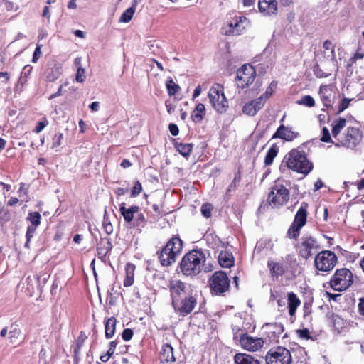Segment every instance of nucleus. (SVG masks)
<instances>
[{"label": "nucleus", "instance_id": "nucleus-1", "mask_svg": "<svg viewBox=\"0 0 364 364\" xmlns=\"http://www.w3.org/2000/svg\"><path fill=\"white\" fill-rule=\"evenodd\" d=\"M282 164L294 171L307 175L313 169V164L310 162L304 151L296 149L291 150L287 153Z\"/></svg>", "mask_w": 364, "mask_h": 364}, {"label": "nucleus", "instance_id": "nucleus-2", "mask_svg": "<svg viewBox=\"0 0 364 364\" xmlns=\"http://www.w3.org/2000/svg\"><path fill=\"white\" fill-rule=\"evenodd\" d=\"M205 262V256L202 251L193 250L186 253L180 262L181 272L186 276L198 274Z\"/></svg>", "mask_w": 364, "mask_h": 364}, {"label": "nucleus", "instance_id": "nucleus-3", "mask_svg": "<svg viewBox=\"0 0 364 364\" xmlns=\"http://www.w3.org/2000/svg\"><path fill=\"white\" fill-rule=\"evenodd\" d=\"M183 241L178 236L172 237L159 252V259L163 267L172 265L181 255Z\"/></svg>", "mask_w": 364, "mask_h": 364}, {"label": "nucleus", "instance_id": "nucleus-4", "mask_svg": "<svg viewBox=\"0 0 364 364\" xmlns=\"http://www.w3.org/2000/svg\"><path fill=\"white\" fill-rule=\"evenodd\" d=\"M363 138L361 131L354 127H348L339 136L336 146H343L347 149H354L361 141Z\"/></svg>", "mask_w": 364, "mask_h": 364}, {"label": "nucleus", "instance_id": "nucleus-5", "mask_svg": "<svg viewBox=\"0 0 364 364\" xmlns=\"http://www.w3.org/2000/svg\"><path fill=\"white\" fill-rule=\"evenodd\" d=\"M353 282L352 272L346 268L338 269L336 271L331 279L330 286L337 291L347 289Z\"/></svg>", "mask_w": 364, "mask_h": 364}, {"label": "nucleus", "instance_id": "nucleus-6", "mask_svg": "<svg viewBox=\"0 0 364 364\" xmlns=\"http://www.w3.org/2000/svg\"><path fill=\"white\" fill-rule=\"evenodd\" d=\"M337 263L336 255L330 250H323L318 253L314 259L317 270L323 272H331Z\"/></svg>", "mask_w": 364, "mask_h": 364}, {"label": "nucleus", "instance_id": "nucleus-7", "mask_svg": "<svg viewBox=\"0 0 364 364\" xmlns=\"http://www.w3.org/2000/svg\"><path fill=\"white\" fill-rule=\"evenodd\" d=\"M289 199V191L282 184H275L272 187L267 198L269 204L274 208H278L286 204Z\"/></svg>", "mask_w": 364, "mask_h": 364}, {"label": "nucleus", "instance_id": "nucleus-8", "mask_svg": "<svg viewBox=\"0 0 364 364\" xmlns=\"http://www.w3.org/2000/svg\"><path fill=\"white\" fill-rule=\"evenodd\" d=\"M208 97L212 106L218 113L222 114L227 111L228 102L220 85L217 84L210 87Z\"/></svg>", "mask_w": 364, "mask_h": 364}, {"label": "nucleus", "instance_id": "nucleus-9", "mask_svg": "<svg viewBox=\"0 0 364 364\" xmlns=\"http://www.w3.org/2000/svg\"><path fill=\"white\" fill-rule=\"evenodd\" d=\"M211 291L216 295H221L228 291L230 279L225 272H215L209 280Z\"/></svg>", "mask_w": 364, "mask_h": 364}, {"label": "nucleus", "instance_id": "nucleus-10", "mask_svg": "<svg viewBox=\"0 0 364 364\" xmlns=\"http://www.w3.org/2000/svg\"><path fill=\"white\" fill-rule=\"evenodd\" d=\"M319 248L318 242L309 235H304L297 247L299 255L304 259L310 258Z\"/></svg>", "mask_w": 364, "mask_h": 364}, {"label": "nucleus", "instance_id": "nucleus-11", "mask_svg": "<svg viewBox=\"0 0 364 364\" xmlns=\"http://www.w3.org/2000/svg\"><path fill=\"white\" fill-rule=\"evenodd\" d=\"M247 18L241 15H235L228 23L227 26L223 28V33L226 36H239L248 25Z\"/></svg>", "mask_w": 364, "mask_h": 364}, {"label": "nucleus", "instance_id": "nucleus-12", "mask_svg": "<svg viewBox=\"0 0 364 364\" xmlns=\"http://www.w3.org/2000/svg\"><path fill=\"white\" fill-rule=\"evenodd\" d=\"M277 362L281 364H290L291 356L289 350L282 346L270 349L266 355V364Z\"/></svg>", "mask_w": 364, "mask_h": 364}, {"label": "nucleus", "instance_id": "nucleus-13", "mask_svg": "<svg viewBox=\"0 0 364 364\" xmlns=\"http://www.w3.org/2000/svg\"><path fill=\"white\" fill-rule=\"evenodd\" d=\"M256 71L250 65H243L237 71L236 81L238 87L244 89L255 80Z\"/></svg>", "mask_w": 364, "mask_h": 364}, {"label": "nucleus", "instance_id": "nucleus-14", "mask_svg": "<svg viewBox=\"0 0 364 364\" xmlns=\"http://www.w3.org/2000/svg\"><path fill=\"white\" fill-rule=\"evenodd\" d=\"M196 304V299L191 293L173 303V306L177 313L182 316H185L194 309Z\"/></svg>", "mask_w": 364, "mask_h": 364}, {"label": "nucleus", "instance_id": "nucleus-15", "mask_svg": "<svg viewBox=\"0 0 364 364\" xmlns=\"http://www.w3.org/2000/svg\"><path fill=\"white\" fill-rule=\"evenodd\" d=\"M271 95L267 90L259 97L246 103L242 108L243 113L248 116H255L264 107L267 99Z\"/></svg>", "mask_w": 364, "mask_h": 364}, {"label": "nucleus", "instance_id": "nucleus-16", "mask_svg": "<svg viewBox=\"0 0 364 364\" xmlns=\"http://www.w3.org/2000/svg\"><path fill=\"white\" fill-rule=\"evenodd\" d=\"M172 304L191 294L187 285L180 280L171 281L169 284Z\"/></svg>", "mask_w": 364, "mask_h": 364}, {"label": "nucleus", "instance_id": "nucleus-17", "mask_svg": "<svg viewBox=\"0 0 364 364\" xmlns=\"http://www.w3.org/2000/svg\"><path fill=\"white\" fill-rule=\"evenodd\" d=\"M319 95L324 107H332L337 95L336 87L331 85H321Z\"/></svg>", "mask_w": 364, "mask_h": 364}, {"label": "nucleus", "instance_id": "nucleus-18", "mask_svg": "<svg viewBox=\"0 0 364 364\" xmlns=\"http://www.w3.org/2000/svg\"><path fill=\"white\" fill-rule=\"evenodd\" d=\"M240 343L244 349L256 351L263 346L264 341L262 338L252 337L247 333H243L240 336Z\"/></svg>", "mask_w": 364, "mask_h": 364}, {"label": "nucleus", "instance_id": "nucleus-19", "mask_svg": "<svg viewBox=\"0 0 364 364\" xmlns=\"http://www.w3.org/2000/svg\"><path fill=\"white\" fill-rule=\"evenodd\" d=\"M299 135V134L294 132L291 127L281 124L273 134L272 139H281L287 141H292L297 138Z\"/></svg>", "mask_w": 364, "mask_h": 364}, {"label": "nucleus", "instance_id": "nucleus-20", "mask_svg": "<svg viewBox=\"0 0 364 364\" xmlns=\"http://www.w3.org/2000/svg\"><path fill=\"white\" fill-rule=\"evenodd\" d=\"M259 11L264 16L276 15L277 12V1L276 0H259Z\"/></svg>", "mask_w": 364, "mask_h": 364}, {"label": "nucleus", "instance_id": "nucleus-21", "mask_svg": "<svg viewBox=\"0 0 364 364\" xmlns=\"http://www.w3.org/2000/svg\"><path fill=\"white\" fill-rule=\"evenodd\" d=\"M112 245L107 237H102L97 243V252L98 257L101 259L105 258L107 255L112 250Z\"/></svg>", "mask_w": 364, "mask_h": 364}, {"label": "nucleus", "instance_id": "nucleus-22", "mask_svg": "<svg viewBox=\"0 0 364 364\" xmlns=\"http://www.w3.org/2000/svg\"><path fill=\"white\" fill-rule=\"evenodd\" d=\"M309 205L306 202H302L300 208L296 212L293 224L301 228L306 223L307 208Z\"/></svg>", "mask_w": 364, "mask_h": 364}, {"label": "nucleus", "instance_id": "nucleus-23", "mask_svg": "<svg viewBox=\"0 0 364 364\" xmlns=\"http://www.w3.org/2000/svg\"><path fill=\"white\" fill-rule=\"evenodd\" d=\"M139 211V207L137 205H132L129 208H126L125 203H122L119 205V212L127 223H132L134 220V214Z\"/></svg>", "mask_w": 364, "mask_h": 364}, {"label": "nucleus", "instance_id": "nucleus-24", "mask_svg": "<svg viewBox=\"0 0 364 364\" xmlns=\"http://www.w3.org/2000/svg\"><path fill=\"white\" fill-rule=\"evenodd\" d=\"M267 266L270 270L272 277L277 279L285 272V267L283 263L268 260Z\"/></svg>", "mask_w": 364, "mask_h": 364}, {"label": "nucleus", "instance_id": "nucleus-25", "mask_svg": "<svg viewBox=\"0 0 364 364\" xmlns=\"http://www.w3.org/2000/svg\"><path fill=\"white\" fill-rule=\"evenodd\" d=\"M264 327L269 328V334L270 339L272 341H277L279 336L284 332V327L280 323H266Z\"/></svg>", "mask_w": 364, "mask_h": 364}, {"label": "nucleus", "instance_id": "nucleus-26", "mask_svg": "<svg viewBox=\"0 0 364 364\" xmlns=\"http://www.w3.org/2000/svg\"><path fill=\"white\" fill-rule=\"evenodd\" d=\"M159 359L161 363L174 362L173 349L171 345L166 344L159 354Z\"/></svg>", "mask_w": 364, "mask_h": 364}, {"label": "nucleus", "instance_id": "nucleus-27", "mask_svg": "<svg viewBox=\"0 0 364 364\" xmlns=\"http://www.w3.org/2000/svg\"><path fill=\"white\" fill-rule=\"evenodd\" d=\"M61 73V66L55 64L52 67H49L48 68H47L45 73V75L48 81L53 82L60 76Z\"/></svg>", "mask_w": 364, "mask_h": 364}, {"label": "nucleus", "instance_id": "nucleus-28", "mask_svg": "<svg viewBox=\"0 0 364 364\" xmlns=\"http://www.w3.org/2000/svg\"><path fill=\"white\" fill-rule=\"evenodd\" d=\"M346 125V119L340 117L339 119L334 120L332 124V136L338 141V139L341 136V132Z\"/></svg>", "mask_w": 364, "mask_h": 364}, {"label": "nucleus", "instance_id": "nucleus-29", "mask_svg": "<svg viewBox=\"0 0 364 364\" xmlns=\"http://www.w3.org/2000/svg\"><path fill=\"white\" fill-rule=\"evenodd\" d=\"M301 304V301L294 292L288 294V307L289 314L291 316H294L296 314L298 306Z\"/></svg>", "mask_w": 364, "mask_h": 364}, {"label": "nucleus", "instance_id": "nucleus-30", "mask_svg": "<svg viewBox=\"0 0 364 364\" xmlns=\"http://www.w3.org/2000/svg\"><path fill=\"white\" fill-rule=\"evenodd\" d=\"M218 262L224 268H230L234 264L233 257L228 252H221L218 256Z\"/></svg>", "mask_w": 364, "mask_h": 364}, {"label": "nucleus", "instance_id": "nucleus-31", "mask_svg": "<svg viewBox=\"0 0 364 364\" xmlns=\"http://www.w3.org/2000/svg\"><path fill=\"white\" fill-rule=\"evenodd\" d=\"M87 339V336L85 334H82V333L80 335L77 337V339L76 341V343L75 346H73V352H74V358L75 361L76 363H78L80 361V350L84 346L85 341Z\"/></svg>", "mask_w": 364, "mask_h": 364}, {"label": "nucleus", "instance_id": "nucleus-32", "mask_svg": "<svg viewBox=\"0 0 364 364\" xmlns=\"http://www.w3.org/2000/svg\"><path fill=\"white\" fill-rule=\"evenodd\" d=\"M235 364H259L251 355L245 353H237L234 356Z\"/></svg>", "mask_w": 364, "mask_h": 364}, {"label": "nucleus", "instance_id": "nucleus-33", "mask_svg": "<svg viewBox=\"0 0 364 364\" xmlns=\"http://www.w3.org/2000/svg\"><path fill=\"white\" fill-rule=\"evenodd\" d=\"M205 114V105L203 103H198L191 114V118L193 122H200Z\"/></svg>", "mask_w": 364, "mask_h": 364}, {"label": "nucleus", "instance_id": "nucleus-34", "mask_svg": "<svg viewBox=\"0 0 364 364\" xmlns=\"http://www.w3.org/2000/svg\"><path fill=\"white\" fill-rule=\"evenodd\" d=\"M135 266L132 264H127L125 267L126 277L124 280V287H130L134 283Z\"/></svg>", "mask_w": 364, "mask_h": 364}, {"label": "nucleus", "instance_id": "nucleus-35", "mask_svg": "<svg viewBox=\"0 0 364 364\" xmlns=\"http://www.w3.org/2000/svg\"><path fill=\"white\" fill-rule=\"evenodd\" d=\"M33 70V67L30 65H27L23 67L21 75L19 77V79L18 80V85L17 87L18 86H21V90L23 87V86L27 83L28 78L30 76L31 72Z\"/></svg>", "mask_w": 364, "mask_h": 364}, {"label": "nucleus", "instance_id": "nucleus-36", "mask_svg": "<svg viewBox=\"0 0 364 364\" xmlns=\"http://www.w3.org/2000/svg\"><path fill=\"white\" fill-rule=\"evenodd\" d=\"M279 151V148L276 144H273L268 150L265 158L264 164L266 166H270L274 161V159L277 156Z\"/></svg>", "mask_w": 364, "mask_h": 364}, {"label": "nucleus", "instance_id": "nucleus-37", "mask_svg": "<svg viewBox=\"0 0 364 364\" xmlns=\"http://www.w3.org/2000/svg\"><path fill=\"white\" fill-rule=\"evenodd\" d=\"M116 318L114 317L109 318L105 323V336L107 338H112L115 331Z\"/></svg>", "mask_w": 364, "mask_h": 364}, {"label": "nucleus", "instance_id": "nucleus-38", "mask_svg": "<svg viewBox=\"0 0 364 364\" xmlns=\"http://www.w3.org/2000/svg\"><path fill=\"white\" fill-rule=\"evenodd\" d=\"M49 276L47 274H43L42 276L33 275V277L28 276L27 281L37 282V289L41 291L42 287L46 284Z\"/></svg>", "mask_w": 364, "mask_h": 364}, {"label": "nucleus", "instance_id": "nucleus-39", "mask_svg": "<svg viewBox=\"0 0 364 364\" xmlns=\"http://www.w3.org/2000/svg\"><path fill=\"white\" fill-rule=\"evenodd\" d=\"M9 340L11 343L15 344L18 342L21 335V330L16 326L11 325L9 331Z\"/></svg>", "mask_w": 364, "mask_h": 364}, {"label": "nucleus", "instance_id": "nucleus-40", "mask_svg": "<svg viewBox=\"0 0 364 364\" xmlns=\"http://www.w3.org/2000/svg\"><path fill=\"white\" fill-rule=\"evenodd\" d=\"M178 151L183 156H188L190 155L193 145L192 144H183L179 143L176 145Z\"/></svg>", "mask_w": 364, "mask_h": 364}, {"label": "nucleus", "instance_id": "nucleus-41", "mask_svg": "<svg viewBox=\"0 0 364 364\" xmlns=\"http://www.w3.org/2000/svg\"><path fill=\"white\" fill-rule=\"evenodd\" d=\"M166 88H167L168 95L170 96H173L178 92V91L180 89V87L178 86V85L176 84L173 82L172 78L169 77L166 80Z\"/></svg>", "mask_w": 364, "mask_h": 364}, {"label": "nucleus", "instance_id": "nucleus-42", "mask_svg": "<svg viewBox=\"0 0 364 364\" xmlns=\"http://www.w3.org/2000/svg\"><path fill=\"white\" fill-rule=\"evenodd\" d=\"M135 9L133 7H129L125 10L120 16L119 21L124 23H128L132 18L134 14Z\"/></svg>", "mask_w": 364, "mask_h": 364}, {"label": "nucleus", "instance_id": "nucleus-43", "mask_svg": "<svg viewBox=\"0 0 364 364\" xmlns=\"http://www.w3.org/2000/svg\"><path fill=\"white\" fill-rule=\"evenodd\" d=\"M41 216L38 212H33L28 214L27 220L31 223V226L37 227L41 224Z\"/></svg>", "mask_w": 364, "mask_h": 364}, {"label": "nucleus", "instance_id": "nucleus-44", "mask_svg": "<svg viewBox=\"0 0 364 364\" xmlns=\"http://www.w3.org/2000/svg\"><path fill=\"white\" fill-rule=\"evenodd\" d=\"M297 104L304 105L308 107H312L315 105V100L311 96L305 95L297 101Z\"/></svg>", "mask_w": 364, "mask_h": 364}, {"label": "nucleus", "instance_id": "nucleus-45", "mask_svg": "<svg viewBox=\"0 0 364 364\" xmlns=\"http://www.w3.org/2000/svg\"><path fill=\"white\" fill-rule=\"evenodd\" d=\"M146 224V220L143 213L139 211L136 213V218L134 220V225L138 227H144Z\"/></svg>", "mask_w": 364, "mask_h": 364}, {"label": "nucleus", "instance_id": "nucleus-46", "mask_svg": "<svg viewBox=\"0 0 364 364\" xmlns=\"http://www.w3.org/2000/svg\"><path fill=\"white\" fill-rule=\"evenodd\" d=\"M300 229H301L300 228H298V226H296L292 223L288 230V232H287L288 236L290 238H294V239L297 238L300 234Z\"/></svg>", "mask_w": 364, "mask_h": 364}, {"label": "nucleus", "instance_id": "nucleus-47", "mask_svg": "<svg viewBox=\"0 0 364 364\" xmlns=\"http://www.w3.org/2000/svg\"><path fill=\"white\" fill-rule=\"evenodd\" d=\"M63 135L62 133H58L52 139L51 149H55L62 144Z\"/></svg>", "mask_w": 364, "mask_h": 364}, {"label": "nucleus", "instance_id": "nucleus-48", "mask_svg": "<svg viewBox=\"0 0 364 364\" xmlns=\"http://www.w3.org/2000/svg\"><path fill=\"white\" fill-rule=\"evenodd\" d=\"M213 209V207L210 203H205L203 204L201 206V213L202 215L205 217L206 218H208L211 216V213Z\"/></svg>", "mask_w": 364, "mask_h": 364}, {"label": "nucleus", "instance_id": "nucleus-49", "mask_svg": "<svg viewBox=\"0 0 364 364\" xmlns=\"http://www.w3.org/2000/svg\"><path fill=\"white\" fill-rule=\"evenodd\" d=\"M321 141L326 143H334L331 136V134L327 127H324L322 129V136Z\"/></svg>", "mask_w": 364, "mask_h": 364}, {"label": "nucleus", "instance_id": "nucleus-50", "mask_svg": "<svg viewBox=\"0 0 364 364\" xmlns=\"http://www.w3.org/2000/svg\"><path fill=\"white\" fill-rule=\"evenodd\" d=\"M142 191V186L141 183L139 181H136L134 183V186L132 187L131 190V197L137 196Z\"/></svg>", "mask_w": 364, "mask_h": 364}, {"label": "nucleus", "instance_id": "nucleus-51", "mask_svg": "<svg viewBox=\"0 0 364 364\" xmlns=\"http://www.w3.org/2000/svg\"><path fill=\"white\" fill-rule=\"evenodd\" d=\"M75 79L78 82H82L85 81V70L82 66H79L77 68Z\"/></svg>", "mask_w": 364, "mask_h": 364}, {"label": "nucleus", "instance_id": "nucleus-52", "mask_svg": "<svg viewBox=\"0 0 364 364\" xmlns=\"http://www.w3.org/2000/svg\"><path fill=\"white\" fill-rule=\"evenodd\" d=\"M350 99L343 98L338 107V113H341L343 112L346 109H347L350 105Z\"/></svg>", "mask_w": 364, "mask_h": 364}, {"label": "nucleus", "instance_id": "nucleus-53", "mask_svg": "<svg viewBox=\"0 0 364 364\" xmlns=\"http://www.w3.org/2000/svg\"><path fill=\"white\" fill-rule=\"evenodd\" d=\"M48 124V122L46 119L38 122L34 132L36 133H40Z\"/></svg>", "mask_w": 364, "mask_h": 364}, {"label": "nucleus", "instance_id": "nucleus-54", "mask_svg": "<svg viewBox=\"0 0 364 364\" xmlns=\"http://www.w3.org/2000/svg\"><path fill=\"white\" fill-rule=\"evenodd\" d=\"M133 336V331L130 328H125L122 334V337L124 341H128L131 340Z\"/></svg>", "mask_w": 364, "mask_h": 364}, {"label": "nucleus", "instance_id": "nucleus-55", "mask_svg": "<svg viewBox=\"0 0 364 364\" xmlns=\"http://www.w3.org/2000/svg\"><path fill=\"white\" fill-rule=\"evenodd\" d=\"M102 225L104 230L107 235H110L113 232V226L110 222L105 219Z\"/></svg>", "mask_w": 364, "mask_h": 364}, {"label": "nucleus", "instance_id": "nucleus-56", "mask_svg": "<svg viewBox=\"0 0 364 364\" xmlns=\"http://www.w3.org/2000/svg\"><path fill=\"white\" fill-rule=\"evenodd\" d=\"M36 227H34V226H28V227L27 232L26 234V237L28 238V240H31L33 238L34 233L36 232Z\"/></svg>", "mask_w": 364, "mask_h": 364}, {"label": "nucleus", "instance_id": "nucleus-57", "mask_svg": "<svg viewBox=\"0 0 364 364\" xmlns=\"http://www.w3.org/2000/svg\"><path fill=\"white\" fill-rule=\"evenodd\" d=\"M297 333L301 338H304V339L310 338L309 331L307 328L297 330Z\"/></svg>", "mask_w": 364, "mask_h": 364}, {"label": "nucleus", "instance_id": "nucleus-58", "mask_svg": "<svg viewBox=\"0 0 364 364\" xmlns=\"http://www.w3.org/2000/svg\"><path fill=\"white\" fill-rule=\"evenodd\" d=\"M169 132L173 136H177L178 134L179 130L178 127L175 124H170L168 126Z\"/></svg>", "mask_w": 364, "mask_h": 364}, {"label": "nucleus", "instance_id": "nucleus-59", "mask_svg": "<svg viewBox=\"0 0 364 364\" xmlns=\"http://www.w3.org/2000/svg\"><path fill=\"white\" fill-rule=\"evenodd\" d=\"M314 71L317 77H326L328 76V74L323 73L319 68H315Z\"/></svg>", "mask_w": 364, "mask_h": 364}, {"label": "nucleus", "instance_id": "nucleus-60", "mask_svg": "<svg viewBox=\"0 0 364 364\" xmlns=\"http://www.w3.org/2000/svg\"><path fill=\"white\" fill-rule=\"evenodd\" d=\"M41 54V48L39 46H37L33 53L32 61L33 63H36L37 60L39 59Z\"/></svg>", "mask_w": 364, "mask_h": 364}, {"label": "nucleus", "instance_id": "nucleus-61", "mask_svg": "<svg viewBox=\"0 0 364 364\" xmlns=\"http://www.w3.org/2000/svg\"><path fill=\"white\" fill-rule=\"evenodd\" d=\"M28 287V289H31V291H34L35 289H37V282H28L27 279L26 280Z\"/></svg>", "mask_w": 364, "mask_h": 364}, {"label": "nucleus", "instance_id": "nucleus-62", "mask_svg": "<svg viewBox=\"0 0 364 364\" xmlns=\"http://www.w3.org/2000/svg\"><path fill=\"white\" fill-rule=\"evenodd\" d=\"M128 191V188H117L114 192L117 196H122L127 193Z\"/></svg>", "mask_w": 364, "mask_h": 364}, {"label": "nucleus", "instance_id": "nucleus-63", "mask_svg": "<svg viewBox=\"0 0 364 364\" xmlns=\"http://www.w3.org/2000/svg\"><path fill=\"white\" fill-rule=\"evenodd\" d=\"M85 362L87 364H92V363L93 362L92 351L90 350L87 353L86 360H85Z\"/></svg>", "mask_w": 364, "mask_h": 364}, {"label": "nucleus", "instance_id": "nucleus-64", "mask_svg": "<svg viewBox=\"0 0 364 364\" xmlns=\"http://www.w3.org/2000/svg\"><path fill=\"white\" fill-rule=\"evenodd\" d=\"M323 184L321 179H318L314 183V191H318L321 187H323Z\"/></svg>", "mask_w": 364, "mask_h": 364}]
</instances>
